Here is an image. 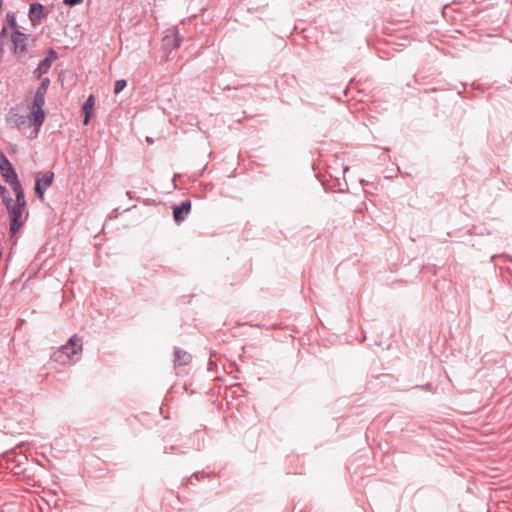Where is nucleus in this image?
Here are the masks:
<instances>
[{
    "mask_svg": "<svg viewBox=\"0 0 512 512\" xmlns=\"http://www.w3.org/2000/svg\"><path fill=\"white\" fill-rule=\"evenodd\" d=\"M23 220H10L9 235L13 237L23 226Z\"/></svg>",
    "mask_w": 512,
    "mask_h": 512,
    "instance_id": "obj_15",
    "label": "nucleus"
},
{
    "mask_svg": "<svg viewBox=\"0 0 512 512\" xmlns=\"http://www.w3.org/2000/svg\"><path fill=\"white\" fill-rule=\"evenodd\" d=\"M4 52V43L0 42V56L2 57Z\"/></svg>",
    "mask_w": 512,
    "mask_h": 512,
    "instance_id": "obj_25",
    "label": "nucleus"
},
{
    "mask_svg": "<svg viewBox=\"0 0 512 512\" xmlns=\"http://www.w3.org/2000/svg\"><path fill=\"white\" fill-rule=\"evenodd\" d=\"M0 196H2L3 198L4 197H10L8 195L7 189L3 185H1V184H0Z\"/></svg>",
    "mask_w": 512,
    "mask_h": 512,
    "instance_id": "obj_23",
    "label": "nucleus"
},
{
    "mask_svg": "<svg viewBox=\"0 0 512 512\" xmlns=\"http://www.w3.org/2000/svg\"><path fill=\"white\" fill-rule=\"evenodd\" d=\"M192 476L195 477L197 480H200L201 478H203V474L200 472H195V473H193Z\"/></svg>",
    "mask_w": 512,
    "mask_h": 512,
    "instance_id": "obj_24",
    "label": "nucleus"
},
{
    "mask_svg": "<svg viewBox=\"0 0 512 512\" xmlns=\"http://www.w3.org/2000/svg\"><path fill=\"white\" fill-rule=\"evenodd\" d=\"M3 5V0H0V8L2 7Z\"/></svg>",
    "mask_w": 512,
    "mask_h": 512,
    "instance_id": "obj_27",
    "label": "nucleus"
},
{
    "mask_svg": "<svg viewBox=\"0 0 512 512\" xmlns=\"http://www.w3.org/2000/svg\"><path fill=\"white\" fill-rule=\"evenodd\" d=\"M94 103H95L94 96L93 95H89V97L87 98V100L83 104V107H82V110H83V113H84L83 123L85 125H87L89 123V121H90L91 111H92V109L94 107Z\"/></svg>",
    "mask_w": 512,
    "mask_h": 512,
    "instance_id": "obj_12",
    "label": "nucleus"
},
{
    "mask_svg": "<svg viewBox=\"0 0 512 512\" xmlns=\"http://www.w3.org/2000/svg\"><path fill=\"white\" fill-rule=\"evenodd\" d=\"M10 35H8V29L6 26H3L0 31V42L5 43Z\"/></svg>",
    "mask_w": 512,
    "mask_h": 512,
    "instance_id": "obj_21",
    "label": "nucleus"
},
{
    "mask_svg": "<svg viewBox=\"0 0 512 512\" xmlns=\"http://www.w3.org/2000/svg\"><path fill=\"white\" fill-rule=\"evenodd\" d=\"M49 85H50V79L42 78L41 83L36 90V93H41V94L46 95Z\"/></svg>",
    "mask_w": 512,
    "mask_h": 512,
    "instance_id": "obj_16",
    "label": "nucleus"
},
{
    "mask_svg": "<svg viewBox=\"0 0 512 512\" xmlns=\"http://www.w3.org/2000/svg\"><path fill=\"white\" fill-rule=\"evenodd\" d=\"M8 468L11 469L15 474L23 472L22 466L28 461V458L24 454H16L15 452L8 453L6 455Z\"/></svg>",
    "mask_w": 512,
    "mask_h": 512,
    "instance_id": "obj_6",
    "label": "nucleus"
},
{
    "mask_svg": "<svg viewBox=\"0 0 512 512\" xmlns=\"http://www.w3.org/2000/svg\"><path fill=\"white\" fill-rule=\"evenodd\" d=\"M45 7L38 2L32 3L29 7V19L33 26L39 24L42 18L45 16Z\"/></svg>",
    "mask_w": 512,
    "mask_h": 512,
    "instance_id": "obj_9",
    "label": "nucleus"
},
{
    "mask_svg": "<svg viewBox=\"0 0 512 512\" xmlns=\"http://www.w3.org/2000/svg\"><path fill=\"white\" fill-rule=\"evenodd\" d=\"M0 172L2 177L10 186L20 183V180L13 165L4 153L0 154Z\"/></svg>",
    "mask_w": 512,
    "mask_h": 512,
    "instance_id": "obj_4",
    "label": "nucleus"
},
{
    "mask_svg": "<svg viewBox=\"0 0 512 512\" xmlns=\"http://www.w3.org/2000/svg\"><path fill=\"white\" fill-rule=\"evenodd\" d=\"M4 203L10 220H22L24 207L15 206L11 197H4Z\"/></svg>",
    "mask_w": 512,
    "mask_h": 512,
    "instance_id": "obj_10",
    "label": "nucleus"
},
{
    "mask_svg": "<svg viewBox=\"0 0 512 512\" xmlns=\"http://www.w3.org/2000/svg\"><path fill=\"white\" fill-rule=\"evenodd\" d=\"M82 351V338L77 334L70 337L68 342L55 351L51 359L60 364H66L73 359L74 355Z\"/></svg>",
    "mask_w": 512,
    "mask_h": 512,
    "instance_id": "obj_1",
    "label": "nucleus"
},
{
    "mask_svg": "<svg viewBox=\"0 0 512 512\" xmlns=\"http://www.w3.org/2000/svg\"><path fill=\"white\" fill-rule=\"evenodd\" d=\"M58 59V53L54 49L47 50L45 57L43 60H48L49 64L52 65V62Z\"/></svg>",
    "mask_w": 512,
    "mask_h": 512,
    "instance_id": "obj_18",
    "label": "nucleus"
},
{
    "mask_svg": "<svg viewBox=\"0 0 512 512\" xmlns=\"http://www.w3.org/2000/svg\"><path fill=\"white\" fill-rule=\"evenodd\" d=\"M6 121L8 125L12 128H22L30 123V113L28 115H20L16 112L15 109H11L7 115Z\"/></svg>",
    "mask_w": 512,
    "mask_h": 512,
    "instance_id": "obj_7",
    "label": "nucleus"
},
{
    "mask_svg": "<svg viewBox=\"0 0 512 512\" xmlns=\"http://www.w3.org/2000/svg\"><path fill=\"white\" fill-rule=\"evenodd\" d=\"M191 201L185 200L182 201L179 205H175L173 207V219L176 223H181L187 217V215L191 211Z\"/></svg>",
    "mask_w": 512,
    "mask_h": 512,
    "instance_id": "obj_8",
    "label": "nucleus"
},
{
    "mask_svg": "<svg viewBox=\"0 0 512 512\" xmlns=\"http://www.w3.org/2000/svg\"><path fill=\"white\" fill-rule=\"evenodd\" d=\"M126 86H127V81L125 79L117 80L114 85V93L115 94L120 93L122 90H124V88Z\"/></svg>",
    "mask_w": 512,
    "mask_h": 512,
    "instance_id": "obj_19",
    "label": "nucleus"
},
{
    "mask_svg": "<svg viewBox=\"0 0 512 512\" xmlns=\"http://www.w3.org/2000/svg\"><path fill=\"white\" fill-rule=\"evenodd\" d=\"M191 359H192V357L188 352H186L180 348H177V347L174 349L175 365H177V366L187 365L190 363Z\"/></svg>",
    "mask_w": 512,
    "mask_h": 512,
    "instance_id": "obj_11",
    "label": "nucleus"
},
{
    "mask_svg": "<svg viewBox=\"0 0 512 512\" xmlns=\"http://www.w3.org/2000/svg\"><path fill=\"white\" fill-rule=\"evenodd\" d=\"M84 0H64V4L70 7L76 6L82 3Z\"/></svg>",
    "mask_w": 512,
    "mask_h": 512,
    "instance_id": "obj_22",
    "label": "nucleus"
},
{
    "mask_svg": "<svg viewBox=\"0 0 512 512\" xmlns=\"http://www.w3.org/2000/svg\"><path fill=\"white\" fill-rule=\"evenodd\" d=\"M6 21L9 24L11 31H19V27L16 22V18L12 13H7Z\"/></svg>",
    "mask_w": 512,
    "mask_h": 512,
    "instance_id": "obj_17",
    "label": "nucleus"
},
{
    "mask_svg": "<svg viewBox=\"0 0 512 512\" xmlns=\"http://www.w3.org/2000/svg\"><path fill=\"white\" fill-rule=\"evenodd\" d=\"M146 140L152 143V139L150 137H147Z\"/></svg>",
    "mask_w": 512,
    "mask_h": 512,
    "instance_id": "obj_26",
    "label": "nucleus"
},
{
    "mask_svg": "<svg viewBox=\"0 0 512 512\" xmlns=\"http://www.w3.org/2000/svg\"><path fill=\"white\" fill-rule=\"evenodd\" d=\"M54 180V173L49 171L44 174H38L35 183V195L38 199L43 200L45 191L51 186Z\"/></svg>",
    "mask_w": 512,
    "mask_h": 512,
    "instance_id": "obj_5",
    "label": "nucleus"
},
{
    "mask_svg": "<svg viewBox=\"0 0 512 512\" xmlns=\"http://www.w3.org/2000/svg\"><path fill=\"white\" fill-rule=\"evenodd\" d=\"M11 187H12L14 193H15V196H16V201L14 202V205L25 208L26 201H25L24 191H23L21 183H18L16 185L11 186Z\"/></svg>",
    "mask_w": 512,
    "mask_h": 512,
    "instance_id": "obj_13",
    "label": "nucleus"
},
{
    "mask_svg": "<svg viewBox=\"0 0 512 512\" xmlns=\"http://www.w3.org/2000/svg\"><path fill=\"white\" fill-rule=\"evenodd\" d=\"M180 42H181V39H180L178 33L176 32L175 37L172 39V43L167 42V45L170 46L172 49H177L180 47Z\"/></svg>",
    "mask_w": 512,
    "mask_h": 512,
    "instance_id": "obj_20",
    "label": "nucleus"
},
{
    "mask_svg": "<svg viewBox=\"0 0 512 512\" xmlns=\"http://www.w3.org/2000/svg\"><path fill=\"white\" fill-rule=\"evenodd\" d=\"M10 50L16 56H22L27 51L29 35L19 31H11L9 36Z\"/></svg>",
    "mask_w": 512,
    "mask_h": 512,
    "instance_id": "obj_3",
    "label": "nucleus"
},
{
    "mask_svg": "<svg viewBox=\"0 0 512 512\" xmlns=\"http://www.w3.org/2000/svg\"><path fill=\"white\" fill-rule=\"evenodd\" d=\"M51 68L48 60H41L38 64V67L35 69L34 74L37 78L42 77L44 74L48 73Z\"/></svg>",
    "mask_w": 512,
    "mask_h": 512,
    "instance_id": "obj_14",
    "label": "nucleus"
},
{
    "mask_svg": "<svg viewBox=\"0 0 512 512\" xmlns=\"http://www.w3.org/2000/svg\"><path fill=\"white\" fill-rule=\"evenodd\" d=\"M45 105V95L36 93L34 95L32 110L30 112V125L39 128L45 120V112L43 106Z\"/></svg>",
    "mask_w": 512,
    "mask_h": 512,
    "instance_id": "obj_2",
    "label": "nucleus"
}]
</instances>
